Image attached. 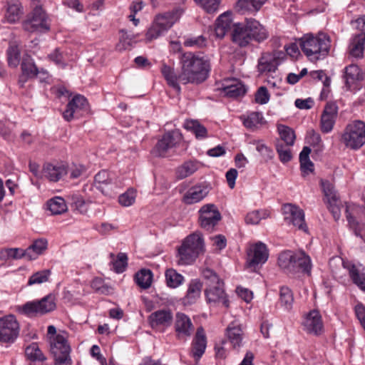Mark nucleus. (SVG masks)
Returning a JSON list of instances; mask_svg holds the SVG:
<instances>
[{
    "label": "nucleus",
    "mask_w": 365,
    "mask_h": 365,
    "mask_svg": "<svg viewBox=\"0 0 365 365\" xmlns=\"http://www.w3.org/2000/svg\"><path fill=\"white\" fill-rule=\"evenodd\" d=\"M248 29L252 39L257 42H262L269 36L267 29L255 19H248Z\"/></svg>",
    "instance_id": "obj_28"
},
{
    "label": "nucleus",
    "mask_w": 365,
    "mask_h": 365,
    "mask_svg": "<svg viewBox=\"0 0 365 365\" xmlns=\"http://www.w3.org/2000/svg\"><path fill=\"white\" fill-rule=\"evenodd\" d=\"M232 40L240 47H245L250 43L252 37H250L248 29V19H247L245 25L238 24L234 26L232 31Z\"/></svg>",
    "instance_id": "obj_20"
},
{
    "label": "nucleus",
    "mask_w": 365,
    "mask_h": 365,
    "mask_svg": "<svg viewBox=\"0 0 365 365\" xmlns=\"http://www.w3.org/2000/svg\"><path fill=\"white\" fill-rule=\"evenodd\" d=\"M282 212L284 215V220L288 224L292 225L304 232L308 231L304 219V212L299 207L292 203L284 204L282 207Z\"/></svg>",
    "instance_id": "obj_10"
},
{
    "label": "nucleus",
    "mask_w": 365,
    "mask_h": 365,
    "mask_svg": "<svg viewBox=\"0 0 365 365\" xmlns=\"http://www.w3.org/2000/svg\"><path fill=\"white\" fill-rule=\"evenodd\" d=\"M294 295L292 291L287 287H282L279 290V304L285 310L292 309Z\"/></svg>",
    "instance_id": "obj_41"
},
{
    "label": "nucleus",
    "mask_w": 365,
    "mask_h": 365,
    "mask_svg": "<svg viewBox=\"0 0 365 365\" xmlns=\"http://www.w3.org/2000/svg\"><path fill=\"white\" fill-rule=\"evenodd\" d=\"M135 197L136 191L133 188H130L125 193L119 196L118 202L121 205L128 207L135 202Z\"/></svg>",
    "instance_id": "obj_57"
},
{
    "label": "nucleus",
    "mask_w": 365,
    "mask_h": 365,
    "mask_svg": "<svg viewBox=\"0 0 365 365\" xmlns=\"http://www.w3.org/2000/svg\"><path fill=\"white\" fill-rule=\"evenodd\" d=\"M128 257L125 253H119L117 259L113 262V269L117 273L123 272L127 266Z\"/></svg>",
    "instance_id": "obj_58"
},
{
    "label": "nucleus",
    "mask_w": 365,
    "mask_h": 365,
    "mask_svg": "<svg viewBox=\"0 0 365 365\" xmlns=\"http://www.w3.org/2000/svg\"><path fill=\"white\" fill-rule=\"evenodd\" d=\"M268 216L269 213L266 210H255L247 215L245 222L247 224L257 225L262 219L267 218Z\"/></svg>",
    "instance_id": "obj_54"
},
{
    "label": "nucleus",
    "mask_w": 365,
    "mask_h": 365,
    "mask_svg": "<svg viewBox=\"0 0 365 365\" xmlns=\"http://www.w3.org/2000/svg\"><path fill=\"white\" fill-rule=\"evenodd\" d=\"M207 346V339L204 329L200 327L197 331L192 344L191 354L195 361H198L205 353Z\"/></svg>",
    "instance_id": "obj_21"
},
{
    "label": "nucleus",
    "mask_w": 365,
    "mask_h": 365,
    "mask_svg": "<svg viewBox=\"0 0 365 365\" xmlns=\"http://www.w3.org/2000/svg\"><path fill=\"white\" fill-rule=\"evenodd\" d=\"M89 113V105L87 99L81 95H76L67 104L63 113L64 119L71 121L80 118Z\"/></svg>",
    "instance_id": "obj_8"
},
{
    "label": "nucleus",
    "mask_w": 365,
    "mask_h": 365,
    "mask_svg": "<svg viewBox=\"0 0 365 365\" xmlns=\"http://www.w3.org/2000/svg\"><path fill=\"white\" fill-rule=\"evenodd\" d=\"M67 173L66 168L63 165L47 163L43 166V174L46 178L52 182L58 181Z\"/></svg>",
    "instance_id": "obj_27"
},
{
    "label": "nucleus",
    "mask_w": 365,
    "mask_h": 365,
    "mask_svg": "<svg viewBox=\"0 0 365 365\" xmlns=\"http://www.w3.org/2000/svg\"><path fill=\"white\" fill-rule=\"evenodd\" d=\"M200 226L207 230H211L221 220V214L213 204L203 205L200 211Z\"/></svg>",
    "instance_id": "obj_13"
},
{
    "label": "nucleus",
    "mask_w": 365,
    "mask_h": 365,
    "mask_svg": "<svg viewBox=\"0 0 365 365\" xmlns=\"http://www.w3.org/2000/svg\"><path fill=\"white\" fill-rule=\"evenodd\" d=\"M365 44V33L361 32L356 35L349 45V53L355 58L363 56Z\"/></svg>",
    "instance_id": "obj_35"
},
{
    "label": "nucleus",
    "mask_w": 365,
    "mask_h": 365,
    "mask_svg": "<svg viewBox=\"0 0 365 365\" xmlns=\"http://www.w3.org/2000/svg\"><path fill=\"white\" fill-rule=\"evenodd\" d=\"M205 292L209 303L222 302L225 307H229V301L223 289V282L213 287L206 288Z\"/></svg>",
    "instance_id": "obj_24"
},
{
    "label": "nucleus",
    "mask_w": 365,
    "mask_h": 365,
    "mask_svg": "<svg viewBox=\"0 0 365 365\" xmlns=\"http://www.w3.org/2000/svg\"><path fill=\"white\" fill-rule=\"evenodd\" d=\"M26 258V250L21 248H6L0 251V259L7 260L9 259H19Z\"/></svg>",
    "instance_id": "obj_42"
},
{
    "label": "nucleus",
    "mask_w": 365,
    "mask_h": 365,
    "mask_svg": "<svg viewBox=\"0 0 365 365\" xmlns=\"http://www.w3.org/2000/svg\"><path fill=\"white\" fill-rule=\"evenodd\" d=\"M283 56L284 53L282 52L262 53L258 60V71L260 73L274 72L280 64Z\"/></svg>",
    "instance_id": "obj_15"
},
{
    "label": "nucleus",
    "mask_w": 365,
    "mask_h": 365,
    "mask_svg": "<svg viewBox=\"0 0 365 365\" xmlns=\"http://www.w3.org/2000/svg\"><path fill=\"white\" fill-rule=\"evenodd\" d=\"M47 240L43 238L36 240L26 249V259L33 260L41 255L47 249Z\"/></svg>",
    "instance_id": "obj_34"
},
{
    "label": "nucleus",
    "mask_w": 365,
    "mask_h": 365,
    "mask_svg": "<svg viewBox=\"0 0 365 365\" xmlns=\"http://www.w3.org/2000/svg\"><path fill=\"white\" fill-rule=\"evenodd\" d=\"M290 146L281 141H277L276 143V150L280 161L283 163L290 161L292 158Z\"/></svg>",
    "instance_id": "obj_50"
},
{
    "label": "nucleus",
    "mask_w": 365,
    "mask_h": 365,
    "mask_svg": "<svg viewBox=\"0 0 365 365\" xmlns=\"http://www.w3.org/2000/svg\"><path fill=\"white\" fill-rule=\"evenodd\" d=\"M173 320V312L169 309L157 310L148 317V322L153 329L168 327L172 324Z\"/></svg>",
    "instance_id": "obj_17"
},
{
    "label": "nucleus",
    "mask_w": 365,
    "mask_h": 365,
    "mask_svg": "<svg viewBox=\"0 0 365 365\" xmlns=\"http://www.w3.org/2000/svg\"><path fill=\"white\" fill-rule=\"evenodd\" d=\"M94 181L96 187L103 194L108 196L115 195L120 187L114 175L104 170H101L95 175Z\"/></svg>",
    "instance_id": "obj_11"
},
{
    "label": "nucleus",
    "mask_w": 365,
    "mask_h": 365,
    "mask_svg": "<svg viewBox=\"0 0 365 365\" xmlns=\"http://www.w3.org/2000/svg\"><path fill=\"white\" fill-rule=\"evenodd\" d=\"M311 149L304 146L299 154L301 170L304 175H307L314 170V164L309 159Z\"/></svg>",
    "instance_id": "obj_37"
},
{
    "label": "nucleus",
    "mask_w": 365,
    "mask_h": 365,
    "mask_svg": "<svg viewBox=\"0 0 365 365\" xmlns=\"http://www.w3.org/2000/svg\"><path fill=\"white\" fill-rule=\"evenodd\" d=\"M221 89L230 98H237L246 93V88L240 81L236 78L225 79Z\"/></svg>",
    "instance_id": "obj_23"
},
{
    "label": "nucleus",
    "mask_w": 365,
    "mask_h": 365,
    "mask_svg": "<svg viewBox=\"0 0 365 365\" xmlns=\"http://www.w3.org/2000/svg\"><path fill=\"white\" fill-rule=\"evenodd\" d=\"M355 314L365 330V306L359 303L354 307Z\"/></svg>",
    "instance_id": "obj_64"
},
{
    "label": "nucleus",
    "mask_w": 365,
    "mask_h": 365,
    "mask_svg": "<svg viewBox=\"0 0 365 365\" xmlns=\"http://www.w3.org/2000/svg\"><path fill=\"white\" fill-rule=\"evenodd\" d=\"M205 251L204 240L200 232L188 235L178 249V264L189 265Z\"/></svg>",
    "instance_id": "obj_3"
},
{
    "label": "nucleus",
    "mask_w": 365,
    "mask_h": 365,
    "mask_svg": "<svg viewBox=\"0 0 365 365\" xmlns=\"http://www.w3.org/2000/svg\"><path fill=\"white\" fill-rule=\"evenodd\" d=\"M208 194L207 187L203 185L191 187L185 193L182 201L187 205H192L202 200Z\"/></svg>",
    "instance_id": "obj_22"
},
{
    "label": "nucleus",
    "mask_w": 365,
    "mask_h": 365,
    "mask_svg": "<svg viewBox=\"0 0 365 365\" xmlns=\"http://www.w3.org/2000/svg\"><path fill=\"white\" fill-rule=\"evenodd\" d=\"M297 252H294L290 250L282 252L279 254L278 257V264L286 273L290 274L291 270L294 269L293 264H294V259H300L297 256Z\"/></svg>",
    "instance_id": "obj_30"
},
{
    "label": "nucleus",
    "mask_w": 365,
    "mask_h": 365,
    "mask_svg": "<svg viewBox=\"0 0 365 365\" xmlns=\"http://www.w3.org/2000/svg\"><path fill=\"white\" fill-rule=\"evenodd\" d=\"M48 210L52 215H61L67 211V205L63 198L55 197L47 202Z\"/></svg>",
    "instance_id": "obj_39"
},
{
    "label": "nucleus",
    "mask_w": 365,
    "mask_h": 365,
    "mask_svg": "<svg viewBox=\"0 0 365 365\" xmlns=\"http://www.w3.org/2000/svg\"><path fill=\"white\" fill-rule=\"evenodd\" d=\"M299 41L302 51L312 61L324 58L329 54L331 47L329 36L324 33L317 36L304 34Z\"/></svg>",
    "instance_id": "obj_2"
},
{
    "label": "nucleus",
    "mask_w": 365,
    "mask_h": 365,
    "mask_svg": "<svg viewBox=\"0 0 365 365\" xmlns=\"http://www.w3.org/2000/svg\"><path fill=\"white\" fill-rule=\"evenodd\" d=\"M195 3L207 13L216 12L220 6V0H195Z\"/></svg>",
    "instance_id": "obj_56"
},
{
    "label": "nucleus",
    "mask_w": 365,
    "mask_h": 365,
    "mask_svg": "<svg viewBox=\"0 0 365 365\" xmlns=\"http://www.w3.org/2000/svg\"><path fill=\"white\" fill-rule=\"evenodd\" d=\"M8 63L10 66L16 67L19 63L20 51L15 42H11L7 50Z\"/></svg>",
    "instance_id": "obj_48"
},
{
    "label": "nucleus",
    "mask_w": 365,
    "mask_h": 365,
    "mask_svg": "<svg viewBox=\"0 0 365 365\" xmlns=\"http://www.w3.org/2000/svg\"><path fill=\"white\" fill-rule=\"evenodd\" d=\"M344 70V78L345 79L346 86L348 89H351V86L357 81L363 79L361 69L358 66L351 64L346 66Z\"/></svg>",
    "instance_id": "obj_31"
},
{
    "label": "nucleus",
    "mask_w": 365,
    "mask_h": 365,
    "mask_svg": "<svg viewBox=\"0 0 365 365\" xmlns=\"http://www.w3.org/2000/svg\"><path fill=\"white\" fill-rule=\"evenodd\" d=\"M359 208V207H356V206H353L352 207H351L349 205H346L345 212H346V219L348 220L349 225L350 228L354 231V235L356 236L360 237L362 238V235L361 233V230L360 225H359V222L354 218V217L351 215V213L350 212V210H351V211H353V210H357Z\"/></svg>",
    "instance_id": "obj_49"
},
{
    "label": "nucleus",
    "mask_w": 365,
    "mask_h": 365,
    "mask_svg": "<svg viewBox=\"0 0 365 365\" xmlns=\"http://www.w3.org/2000/svg\"><path fill=\"white\" fill-rule=\"evenodd\" d=\"M277 130L280 135L281 140L288 145H293L296 138L294 131L289 127L279 124L277 125Z\"/></svg>",
    "instance_id": "obj_44"
},
{
    "label": "nucleus",
    "mask_w": 365,
    "mask_h": 365,
    "mask_svg": "<svg viewBox=\"0 0 365 365\" xmlns=\"http://www.w3.org/2000/svg\"><path fill=\"white\" fill-rule=\"evenodd\" d=\"M51 271L49 269H43L37 272L32 274L28 282L29 285H33L36 284H41L48 280Z\"/></svg>",
    "instance_id": "obj_55"
},
{
    "label": "nucleus",
    "mask_w": 365,
    "mask_h": 365,
    "mask_svg": "<svg viewBox=\"0 0 365 365\" xmlns=\"http://www.w3.org/2000/svg\"><path fill=\"white\" fill-rule=\"evenodd\" d=\"M341 141L353 150H356L365 144V123L354 120L349 123L344 130Z\"/></svg>",
    "instance_id": "obj_5"
},
{
    "label": "nucleus",
    "mask_w": 365,
    "mask_h": 365,
    "mask_svg": "<svg viewBox=\"0 0 365 365\" xmlns=\"http://www.w3.org/2000/svg\"><path fill=\"white\" fill-rule=\"evenodd\" d=\"M50 351L53 355L56 364L66 365L71 361V346L63 334L49 337Z\"/></svg>",
    "instance_id": "obj_7"
},
{
    "label": "nucleus",
    "mask_w": 365,
    "mask_h": 365,
    "mask_svg": "<svg viewBox=\"0 0 365 365\" xmlns=\"http://www.w3.org/2000/svg\"><path fill=\"white\" fill-rule=\"evenodd\" d=\"M92 289L96 292L101 294H108L109 292V287L104 284L103 280L101 278L96 277L93 279L91 284Z\"/></svg>",
    "instance_id": "obj_62"
},
{
    "label": "nucleus",
    "mask_w": 365,
    "mask_h": 365,
    "mask_svg": "<svg viewBox=\"0 0 365 365\" xmlns=\"http://www.w3.org/2000/svg\"><path fill=\"white\" fill-rule=\"evenodd\" d=\"M164 31L158 26L155 21H153V24L148 29L146 34L145 39L147 42H150L153 39L157 38L160 36H161Z\"/></svg>",
    "instance_id": "obj_59"
},
{
    "label": "nucleus",
    "mask_w": 365,
    "mask_h": 365,
    "mask_svg": "<svg viewBox=\"0 0 365 365\" xmlns=\"http://www.w3.org/2000/svg\"><path fill=\"white\" fill-rule=\"evenodd\" d=\"M226 335L234 349L242 344L243 331L241 324L237 321L232 322L226 329Z\"/></svg>",
    "instance_id": "obj_25"
},
{
    "label": "nucleus",
    "mask_w": 365,
    "mask_h": 365,
    "mask_svg": "<svg viewBox=\"0 0 365 365\" xmlns=\"http://www.w3.org/2000/svg\"><path fill=\"white\" fill-rule=\"evenodd\" d=\"M268 256L269 254L266 245L261 242L256 243L247 252V267L255 270L259 264L265 263Z\"/></svg>",
    "instance_id": "obj_14"
},
{
    "label": "nucleus",
    "mask_w": 365,
    "mask_h": 365,
    "mask_svg": "<svg viewBox=\"0 0 365 365\" xmlns=\"http://www.w3.org/2000/svg\"><path fill=\"white\" fill-rule=\"evenodd\" d=\"M19 324L14 315L0 318V342L12 343L19 334Z\"/></svg>",
    "instance_id": "obj_9"
},
{
    "label": "nucleus",
    "mask_w": 365,
    "mask_h": 365,
    "mask_svg": "<svg viewBox=\"0 0 365 365\" xmlns=\"http://www.w3.org/2000/svg\"><path fill=\"white\" fill-rule=\"evenodd\" d=\"M181 71L175 74L173 69L163 65L161 71L168 84L180 91L179 83L182 84H199L204 82L209 76L210 71V62L192 52L182 54L180 58Z\"/></svg>",
    "instance_id": "obj_1"
},
{
    "label": "nucleus",
    "mask_w": 365,
    "mask_h": 365,
    "mask_svg": "<svg viewBox=\"0 0 365 365\" xmlns=\"http://www.w3.org/2000/svg\"><path fill=\"white\" fill-rule=\"evenodd\" d=\"M300 259H294V269L291 270L290 274H296L298 272L307 273L310 274L312 269V264L310 257L303 252L297 253Z\"/></svg>",
    "instance_id": "obj_32"
},
{
    "label": "nucleus",
    "mask_w": 365,
    "mask_h": 365,
    "mask_svg": "<svg viewBox=\"0 0 365 365\" xmlns=\"http://www.w3.org/2000/svg\"><path fill=\"white\" fill-rule=\"evenodd\" d=\"M263 123L264 118L262 114L259 112H252L243 120L244 125L247 128L252 130L257 128L259 125H262Z\"/></svg>",
    "instance_id": "obj_45"
},
{
    "label": "nucleus",
    "mask_w": 365,
    "mask_h": 365,
    "mask_svg": "<svg viewBox=\"0 0 365 365\" xmlns=\"http://www.w3.org/2000/svg\"><path fill=\"white\" fill-rule=\"evenodd\" d=\"M232 26L231 14L225 12L221 14L216 20L215 35L218 38H222Z\"/></svg>",
    "instance_id": "obj_29"
},
{
    "label": "nucleus",
    "mask_w": 365,
    "mask_h": 365,
    "mask_svg": "<svg viewBox=\"0 0 365 365\" xmlns=\"http://www.w3.org/2000/svg\"><path fill=\"white\" fill-rule=\"evenodd\" d=\"M32 1L34 9L23 22L24 29L30 33L48 31L50 23L47 14L38 4V0Z\"/></svg>",
    "instance_id": "obj_4"
},
{
    "label": "nucleus",
    "mask_w": 365,
    "mask_h": 365,
    "mask_svg": "<svg viewBox=\"0 0 365 365\" xmlns=\"http://www.w3.org/2000/svg\"><path fill=\"white\" fill-rule=\"evenodd\" d=\"M181 139V134L178 131L173 130L165 133L153 148V155L158 157L165 156L167 152L175 147Z\"/></svg>",
    "instance_id": "obj_12"
},
{
    "label": "nucleus",
    "mask_w": 365,
    "mask_h": 365,
    "mask_svg": "<svg viewBox=\"0 0 365 365\" xmlns=\"http://www.w3.org/2000/svg\"><path fill=\"white\" fill-rule=\"evenodd\" d=\"M202 283L197 280H192L189 284L185 301L187 304L194 303L200 296Z\"/></svg>",
    "instance_id": "obj_38"
},
{
    "label": "nucleus",
    "mask_w": 365,
    "mask_h": 365,
    "mask_svg": "<svg viewBox=\"0 0 365 365\" xmlns=\"http://www.w3.org/2000/svg\"><path fill=\"white\" fill-rule=\"evenodd\" d=\"M180 14L179 10H175L157 16L154 21L165 33L178 20Z\"/></svg>",
    "instance_id": "obj_26"
},
{
    "label": "nucleus",
    "mask_w": 365,
    "mask_h": 365,
    "mask_svg": "<svg viewBox=\"0 0 365 365\" xmlns=\"http://www.w3.org/2000/svg\"><path fill=\"white\" fill-rule=\"evenodd\" d=\"M321 185L322 191L326 197L327 202H334L339 199L337 192L336 191L334 186L328 180H321Z\"/></svg>",
    "instance_id": "obj_47"
},
{
    "label": "nucleus",
    "mask_w": 365,
    "mask_h": 365,
    "mask_svg": "<svg viewBox=\"0 0 365 365\" xmlns=\"http://www.w3.org/2000/svg\"><path fill=\"white\" fill-rule=\"evenodd\" d=\"M344 267L349 269V276L352 279L353 282L357 286L359 282H361L362 277H365V274L360 273L359 269L354 264H351L349 267L344 265Z\"/></svg>",
    "instance_id": "obj_61"
},
{
    "label": "nucleus",
    "mask_w": 365,
    "mask_h": 365,
    "mask_svg": "<svg viewBox=\"0 0 365 365\" xmlns=\"http://www.w3.org/2000/svg\"><path fill=\"white\" fill-rule=\"evenodd\" d=\"M184 128L192 132L197 139L205 138L207 136V128L197 120H187Z\"/></svg>",
    "instance_id": "obj_36"
},
{
    "label": "nucleus",
    "mask_w": 365,
    "mask_h": 365,
    "mask_svg": "<svg viewBox=\"0 0 365 365\" xmlns=\"http://www.w3.org/2000/svg\"><path fill=\"white\" fill-rule=\"evenodd\" d=\"M256 144V150L260 153L265 160L267 161L273 158V150L270 148L267 147L261 141H257Z\"/></svg>",
    "instance_id": "obj_60"
},
{
    "label": "nucleus",
    "mask_w": 365,
    "mask_h": 365,
    "mask_svg": "<svg viewBox=\"0 0 365 365\" xmlns=\"http://www.w3.org/2000/svg\"><path fill=\"white\" fill-rule=\"evenodd\" d=\"M197 169V164L192 161L185 162L177 168L176 175L178 179L185 178L193 174Z\"/></svg>",
    "instance_id": "obj_46"
},
{
    "label": "nucleus",
    "mask_w": 365,
    "mask_h": 365,
    "mask_svg": "<svg viewBox=\"0 0 365 365\" xmlns=\"http://www.w3.org/2000/svg\"><path fill=\"white\" fill-rule=\"evenodd\" d=\"M26 355L32 361H43L46 359V357L38 348V344L35 343H33L26 347Z\"/></svg>",
    "instance_id": "obj_52"
},
{
    "label": "nucleus",
    "mask_w": 365,
    "mask_h": 365,
    "mask_svg": "<svg viewBox=\"0 0 365 365\" xmlns=\"http://www.w3.org/2000/svg\"><path fill=\"white\" fill-rule=\"evenodd\" d=\"M56 304L54 296L48 294L40 300L28 302L22 306L18 307V311L29 317L43 315L53 311Z\"/></svg>",
    "instance_id": "obj_6"
},
{
    "label": "nucleus",
    "mask_w": 365,
    "mask_h": 365,
    "mask_svg": "<svg viewBox=\"0 0 365 365\" xmlns=\"http://www.w3.org/2000/svg\"><path fill=\"white\" fill-rule=\"evenodd\" d=\"M165 277L166 284L170 288H177L184 282V277L173 268L166 269Z\"/></svg>",
    "instance_id": "obj_40"
},
{
    "label": "nucleus",
    "mask_w": 365,
    "mask_h": 365,
    "mask_svg": "<svg viewBox=\"0 0 365 365\" xmlns=\"http://www.w3.org/2000/svg\"><path fill=\"white\" fill-rule=\"evenodd\" d=\"M337 113L338 107L335 103H328L326 104L320 120L322 132L328 133L332 130L337 117Z\"/></svg>",
    "instance_id": "obj_18"
},
{
    "label": "nucleus",
    "mask_w": 365,
    "mask_h": 365,
    "mask_svg": "<svg viewBox=\"0 0 365 365\" xmlns=\"http://www.w3.org/2000/svg\"><path fill=\"white\" fill-rule=\"evenodd\" d=\"M152 279L153 274L149 269H141L135 274V282L143 289L149 288L151 285Z\"/></svg>",
    "instance_id": "obj_43"
},
{
    "label": "nucleus",
    "mask_w": 365,
    "mask_h": 365,
    "mask_svg": "<svg viewBox=\"0 0 365 365\" xmlns=\"http://www.w3.org/2000/svg\"><path fill=\"white\" fill-rule=\"evenodd\" d=\"M203 279L205 280L206 288L213 287L217 284H222L217 274L209 268L204 269L202 272Z\"/></svg>",
    "instance_id": "obj_51"
},
{
    "label": "nucleus",
    "mask_w": 365,
    "mask_h": 365,
    "mask_svg": "<svg viewBox=\"0 0 365 365\" xmlns=\"http://www.w3.org/2000/svg\"><path fill=\"white\" fill-rule=\"evenodd\" d=\"M303 326L307 332L315 335L319 334L323 329V322L319 311L316 309L310 311L306 315Z\"/></svg>",
    "instance_id": "obj_19"
},
{
    "label": "nucleus",
    "mask_w": 365,
    "mask_h": 365,
    "mask_svg": "<svg viewBox=\"0 0 365 365\" xmlns=\"http://www.w3.org/2000/svg\"><path fill=\"white\" fill-rule=\"evenodd\" d=\"M269 100V94L266 87L261 86L255 94V101L259 104H265Z\"/></svg>",
    "instance_id": "obj_63"
},
{
    "label": "nucleus",
    "mask_w": 365,
    "mask_h": 365,
    "mask_svg": "<svg viewBox=\"0 0 365 365\" xmlns=\"http://www.w3.org/2000/svg\"><path fill=\"white\" fill-rule=\"evenodd\" d=\"M194 330V325L188 316L181 312L176 314L175 331L178 339L187 340L192 334Z\"/></svg>",
    "instance_id": "obj_16"
},
{
    "label": "nucleus",
    "mask_w": 365,
    "mask_h": 365,
    "mask_svg": "<svg viewBox=\"0 0 365 365\" xmlns=\"http://www.w3.org/2000/svg\"><path fill=\"white\" fill-rule=\"evenodd\" d=\"M21 72L27 76L34 78L36 76L38 70L35 63L30 58H24L21 65Z\"/></svg>",
    "instance_id": "obj_53"
},
{
    "label": "nucleus",
    "mask_w": 365,
    "mask_h": 365,
    "mask_svg": "<svg viewBox=\"0 0 365 365\" xmlns=\"http://www.w3.org/2000/svg\"><path fill=\"white\" fill-rule=\"evenodd\" d=\"M23 14V8L19 0H10L7 3L6 18L8 21L14 23L20 19Z\"/></svg>",
    "instance_id": "obj_33"
}]
</instances>
